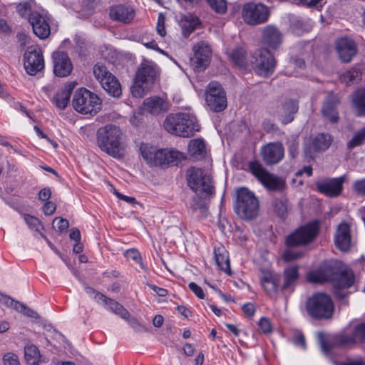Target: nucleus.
Wrapping results in <instances>:
<instances>
[{
    "label": "nucleus",
    "mask_w": 365,
    "mask_h": 365,
    "mask_svg": "<svg viewBox=\"0 0 365 365\" xmlns=\"http://www.w3.org/2000/svg\"><path fill=\"white\" fill-rule=\"evenodd\" d=\"M361 73L358 69H351L345 72L341 76V81L346 84L355 83L361 80Z\"/></svg>",
    "instance_id": "45"
},
{
    "label": "nucleus",
    "mask_w": 365,
    "mask_h": 365,
    "mask_svg": "<svg viewBox=\"0 0 365 365\" xmlns=\"http://www.w3.org/2000/svg\"><path fill=\"white\" fill-rule=\"evenodd\" d=\"M101 104L98 96L85 88L78 89L72 101L74 110L82 114L96 113L101 109Z\"/></svg>",
    "instance_id": "6"
},
{
    "label": "nucleus",
    "mask_w": 365,
    "mask_h": 365,
    "mask_svg": "<svg viewBox=\"0 0 365 365\" xmlns=\"http://www.w3.org/2000/svg\"><path fill=\"white\" fill-rule=\"evenodd\" d=\"M210 7L217 13L224 14L227 11V4L225 0H206Z\"/></svg>",
    "instance_id": "47"
},
{
    "label": "nucleus",
    "mask_w": 365,
    "mask_h": 365,
    "mask_svg": "<svg viewBox=\"0 0 365 365\" xmlns=\"http://www.w3.org/2000/svg\"><path fill=\"white\" fill-rule=\"evenodd\" d=\"M149 88L145 87H141L140 86H138L135 83V81L134 82V86L131 88V92L133 96L136 98H140L143 96L145 91L149 90Z\"/></svg>",
    "instance_id": "60"
},
{
    "label": "nucleus",
    "mask_w": 365,
    "mask_h": 365,
    "mask_svg": "<svg viewBox=\"0 0 365 365\" xmlns=\"http://www.w3.org/2000/svg\"><path fill=\"white\" fill-rule=\"evenodd\" d=\"M269 16V9L262 3L248 2L242 6V18L248 25L262 24L267 21Z\"/></svg>",
    "instance_id": "10"
},
{
    "label": "nucleus",
    "mask_w": 365,
    "mask_h": 365,
    "mask_svg": "<svg viewBox=\"0 0 365 365\" xmlns=\"http://www.w3.org/2000/svg\"><path fill=\"white\" fill-rule=\"evenodd\" d=\"M135 11L133 8L124 5H117L110 10V18L125 24L130 23L134 18Z\"/></svg>",
    "instance_id": "30"
},
{
    "label": "nucleus",
    "mask_w": 365,
    "mask_h": 365,
    "mask_svg": "<svg viewBox=\"0 0 365 365\" xmlns=\"http://www.w3.org/2000/svg\"><path fill=\"white\" fill-rule=\"evenodd\" d=\"M93 73L103 88L111 96L118 98L122 93L121 86L118 80L110 73L106 66L96 65Z\"/></svg>",
    "instance_id": "12"
},
{
    "label": "nucleus",
    "mask_w": 365,
    "mask_h": 365,
    "mask_svg": "<svg viewBox=\"0 0 365 365\" xmlns=\"http://www.w3.org/2000/svg\"><path fill=\"white\" fill-rule=\"evenodd\" d=\"M102 304L107 307L108 310L120 316L121 318L124 319H128L129 318V312L123 307V305L115 300L106 297V299H103Z\"/></svg>",
    "instance_id": "40"
},
{
    "label": "nucleus",
    "mask_w": 365,
    "mask_h": 365,
    "mask_svg": "<svg viewBox=\"0 0 365 365\" xmlns=\"http://www.w3.org/2000/svg\"><path fill=\"white\" fill-rule=\"evenodd\" d=\"M145 110L153 115L165 113L169 110L170 104L167 98L158 96L147 98L143 102Z\"/></svg>",
    "instance_id": "25"
},
{
    "label": "nucleus",
    "mask_w": 365,
    "mask_h": 365,
    "mask_svg": "<svg viewBox=\"0 0 365 365\" xmlns=\"http://www.w3.org/2000/svg\"><path fill=\"white\" fill-rule=\"evenodd\" d=\"M182 116L180 115V112L168 115L164 120L163 126L171 134L189 138L191 130L189 126L182 127L183 119H185Z\"/></svg>",
    "instance_id": "16"
},
{
    "label": "nucleus",
    "mask_w": 365,
    "mask_h": 365,
    "mask_svg": "<svg viewBox=\"0 0 365 365\" xmlns=\"http://www.w3.org/2000/svg\"><path fill=\"white\" fill-rule=\"evenodd\" d=\"M53 227L58 232H63L68 229L69 222L66 219L56 217L53 221Z\"/></svg>",
    "instance_id": "51"
},
{
    "label": "nucleus",
    "mask_w": 365,
    "mask_h": 365,
    "mask_svg": "<svg viewBox=\"0 0 365 365\" xmlns=\"http://www.w3.org/2000/svg\"><path fill=\"white\" fill-rule=\"evenodd\" d=\"M365 140V128L358 131L348 143L347 148L349 150L361 145Z\"/></svg>",
    "instance_id": "46"
},
{
    "label": "nucleus",
    "mask_w": 365,
    "mask_h": 365,
    "mask_svg": "<svg viewBox=\"0 0 365 365\" xmlns=\"http://www.w3.org/2000/svg\"><path fill=\"white\" fill-rule=\"evenodd\" d=\"M24 219L30 228L38 230L41 223L37 217L30 215L29 214H25L24 215Z\"/></svg>",
    "instance_id": "56"
},
{
    "label": "nucleus",
    "mask_w": 365,
    "mask_h": 365,
    "mask_svg": "<svg viewBox=\"0 0 365 365\" xmlns=\"http://www.w3.org/2000/svg\"><path fill=\"white\" fill-rule=\"evenodd\" d=\"M353 330L356 342L365 343V322L356 325Z\"/></svg>",
    "instance_id": "50"
},
{
    "label": "nucleus",
    "mask_w": 365,
    "mask_h": 365,
    "mask_svg": "<svg viewBox=\"0 0 365 365\" xmlns=\"http://www.w3.org/2000/svg\"><path fill=\"white\" fill-rule=\"evenodd\" d=\"M56 206L54 202L47 201L43 206V211L46 215H51L54 213Z\"/></svg>",
    "instance_id": "61"
},
{
    "label": "nucleus",
    "mask_w": 365,
    "mask_h": 365,
    "mask_svg": "<svg viewBox=\"0 0 365 365\" xmlns=\"http://www.w3.org/2000/svg\"><path fill=\"white\" fill-rule=\"evenodd\" d=\"M249 170L255 178L267 190L272 191L282 190L285 181L282 178L270 173L257 161L249 163Z\"/></svg>",
    "instance_id": "8"
},
{
    "label": "nucleus",
    "mask_w": 365,
    "mask_h": 365,
    "mask_svg": "<svg viewBox=\"0 0 365 365\" xmlns=\"http://www.w3.org/2000/svg\"><path fill=\"white\" fill-rule=\"evenodd\" d=\"M125 256L128 259H132L135 262L140 264V267H143L141 262V256L140 252L135 249L128 250L125 252Z\"/></svg>",
    "instance_id": "57"
},
{
    "label": "nucleus",
    "mask_w": 365,
    "mask_h": 365,
    "mask_svg": "<svg viewBox=\"0 0 365 365\" xmlns=\"http://www.w3.org/2000/svg\"><path fill=\"white\" fill-rule=\"evenodd\" d=\"M331 142V138L329 134L320 133L313 138L312 148L309 149L305 148L304 152L311 157L310 149H312L314 152L324 151L329 148Z\"/></svg>",
    "instance_id": "35"
},
{
    "label": "nucleus",
    "mask_w": 365,
    "mask_h": 365,
    "mask_svg": "<svg viewBox=\"0 0 365 365\" xmlns=\"http://www.w3.org/2000/svg\"><path fill=\"white\" fill-rule=\"evenodd\" d=\"M162 153L165 154L162 157V166L178 165L184 158L182 153L174 149H162Z\"/></svg>",
    "instance_id": "41"
},
{
    "label": "nucleus",
    "mask_w": 365,
    "mask_h": 365,
    "mask_svg": "<svg viewBox=\"0 0 365 365\" xmlns=\"http://www.w3.org/2000/svg\"><path fill=\"white\" fill-rule=\"evenodd\" d=\"M0 302L8 307H11L16 312L21 313L25 309V304L14 300L11 297L0 292Z\"/></svg>",
    "instance_id": "43"
},
{
    "label": "nucleus",
    "mask_w": 365,
    "mask_h": 365,
    "mask_svg": "<svg viewBox=\"0 0 365 365\" xmlns=\"http://www.w3.org/2000/svg\"><path fill=\"white\" fill-rule=\"evenodd\" d=\"M352 108L356 116H365V88H359L351 95Z\"/></svg>",
    "instance_id": "36"
},
{
    "label": "nucleus",
    "mask_w": 365,
    "mask_h": 365,
    "mask_svg": "<svg viewBox=\"0 0 365 365\" xmlns=\"http://www.w3.org/2000/svg\"><path fill=\"white\" fill-rule=\"evenodd\" d=\"M334 243L343 252L348 251L354 245L351 227L348 223L343 222L338 225L334 235Z\"/></svg>",
    "instance_id": "19"
},
{
    "label": "nucleus",
    "mask_w": 365,
    "mask_h": 365,
    "mask_svg": "<svg viewBox=\"0 0 365 365\" xmlns=\"http://www.w3.org/2000/svg\"><path fill=\"white\" fill-rule=\"evenodd\" d=\"M258 326L264 334H269L272 331V323L267 317H262L258 322Z\"/></svg>",
    "instance_id": "55"
},
{
    "label": "nucleus",
    "mask_w": 365,
    "mask_h": 365,
    "mask_svg": "<svg viewBox=\"0 0 365 365\" xmlns=\"http://www.w3.org/2000/svg\"><path fill=\"white\" fill-rule=\"evenodd\" d=\"M140 150L142 157L150 166H162V157L165 155L162 153V149L157 150L148 143H142Z\"/></svg>",
    "instance_id": "26"
},
{
    "label": "nucleus",
    "mask_w": 365,
    "mask_h": 365,
    "mask_svg": "<svg viewBox=\"0 0 365 365\" xmlns=\"http://www.w3.org/2000/svg\"><path fill=\"white\" fill-rule=\"evenodd\" d=\"M352 191L358 196H365V178L353 182Z\"/></svg>",
    "instance_id": "48"
},
{
    "label": "nucleus",
    "mask_w": 365,
    "mask_h": 365,
    "mask_svg": "<svg viewBox=\"0 0 365 365\" xmlns=\"http://www.w3.org/2000/svg\"><path fill=\"white\" fill-rule=\"evenodd\" d=\"M294 344L297 346H302L304 349H306V342H305V338L304 336L300 333H296L294 339H293Z\"/></svg>",
    "instance_id": "63"
},
{
    "label": "nucleus",
    "mask_w": 365,
    "mask_h": 365,
    "mask_svg": "<svg viewBox=\"0 0 365 365\" xmlns=\"http://www.w3.org/2000/svg\"><path fill=\"white\" fill-rule=\"evenodd\" d=\"M298 110V104L292 100L286 101L278 110L279 120L283 124L291 123L294 120V115Z\"/></svg>",
    "instance_id": "32"
},
{
    "label": "nucleus",
    "mask_w": 365,
    "mask_h": 365,
    "mask_svg": "<svg viewBox=\"0 0 365 365\" xmlns=\"http://www.w3.org/2000/svg\"><path fill=\"white\" fill-rule=\"evenodd\" d=\"M24 64L27 73L34 76L44 68V59L39 48H29L24 55Z\"/></svg>",
    "instance_id": "15"
},
{
    "label": "nucleus",
    "mask_w": 365,
    "mask_h": 365,
    "mask_svg": "<svg viewBox=\"0 0 365 365\" xmlns=\"http://www.w3.org/2000/svg\"><path fill=\"white\" fill-rule=\"evenodd\" d=\"M205 102L210 109L214 112H221L227 108L226 93L220 83L211 81L207 85Z\"/></svg>",
    "instance_id": "11"
},
{
    "label": "nucleus",
    "mask_w": 365,
    "mask_h": 365,
    "mask_svg": "<svg viewBox=\"0 0 365 365\" xmlns=\"http://www.w3.org/2000/svg\"><path fill=\"white\" fill-rule=\"evenodd\" d=\"M51 196V190L49 187L41 189L38 195V198L41 201H47Z\"/></svg>",
    "instance_id": "64"
},
{
    "label": "nucleus",
    "mask_w": 365,
    "mask_h": 365,
    "mask_svg": "<svg viewBox=\"0 0 365 365\" xmlns=\"http://www.w3.org/2000/svg\"><path fill=\"white\" fill-rule=\"evenodd\" d=\"M76 86V83L70 82L63 86L55 94L52 98V102L59 109L63 110L66 108L69 101L71 93Z\"/></svg>",
    "instance_id": "29"
},
{
    "label": "nucleus",
    "mask_w": 365,
    "mask_h": 365,
    "mask_svg": "<svg viewBox=\"0 0 365 365\" xmlns=\"http://www.w3.org/2000/svg\"><path fill=\"white\" fill-rule=\"evenodd\" d=\"M156 30L160 36L163 37L165 36L166 31L165 28V17L162 14H160L158 16Z\"/></svg>",
    "instance_id": "58"
},
{
    "label": "nucleus",
    "mask_w": 365,
    "mask_h": 365,
    "mask_svg": "<svg viewBox=\"0 0 365 365\" xmlns=\"http://www.w3.org/2000/svg\"><path fill=\"white\" fill-rule=\"evenodd\" d=\"M122 131L118 126L108 124L100 128L97 132V140L99 148L114 158H123L125 154V148L121 142Z\"/></svg>",
    "instance_id": "2"
},
{
    "label": "nucleus",
    "mask_w": 365,
    "mask_h": 365,
    "mask_svg": "<svg viewBox=\"0 0 365 365\" xmlns=\"http://www.w3.org/2000/svg\"><path fill=\"white\" fill-rule=\"evenodd\" d=\"M187 184L196 194L208 197L214 194V186L210 175L202 168H191L187 171Z\"/></svg>",
    "instance_id": "5"
},
{
    "label": "nucleus",
    "mask_w": 365,
    "mask_h": 365,
    "mask_svg": "<svg viewBox=\"0 0 365 365\" xmlns=\"http://www.w3.org/2000/svg\"><path fill=\"white\" fill-rule=\"evenodd\" d=\"M336 50L341 61L347 63L356 54L357 46L351 38L341 37L336 41Z\"/></svg>",
    "instance_id": "20"
},
{
    "label": "nucleus",
    "mask_w": 365,
    "mask_h": 365,
    "mask_svg": "<svg viewBox=\"0 0 365 365\" xmlns=\"http://www.w3.org/2000/svg\"><path fill=\"white\" fill-rule=\"evenodd\" d=\"M303 255L302 251L288 249L284 252L282 257L285 262H292L300 259Z\"/></svg>",
    "instance_id": "49"
},
{
    "label": "nucleus",
    "mask_w": 365,
    "mask_h": 365,
    "mask_svg": "<svg viewBox=\"0 0 365 365\" xmlns=\"http://www.w3.org/2000/svg\"><path fill=\"white\" fill-rule=\"evenodd\" d=\"M262 42L272 48H277L282 42V34L277 27L268 25L263 29Z\"/></svg>",
    "instance_id": "28"
},
{
    "label": "nucleus",
    "mask_w": 365,
    "mask_h": 365,
    "mask_svg": "<svg viewBox=\"0 0 365 365\" xmlns=\"http://www.w3.org/2000/svg\"><path fill=\"white\" fill-rule=\"evenodd\" d=\"M24 357L30 365H39L40 363L44 362L38 349L34 344H28L25 346Z\"/></svg>",
    "instance_id": "39"
},
{
    "label": "nucleus",
    "mask_w": 365,
    "mask_h": 365,
    "mask_svg": "<svg viewBox=\"0 0 365 365\" xmlns=\"http://www.w3.org/2000/svg\"><path fill=\"white\" fill-rule=\"evenodd\" d=\"M284 148L280 143H269L261 149V155L267 165H274L281 161L284 157Z\"/></svg>",
    "instance_id": "22"
},
{
    "label": "nucleus",
    "mask_w": 365,
    "mask_h": 365,
    "mask_svg": "<svg viewBox=\"0 0 365 365\" xmlns=\"http://www.w3.org/2000/svg\"><path fill=\"white\" fill-rule=\"evenodd\" d=\"M339 103V98L334 93H329L324 102L322 113L331 123H336L339 119L336 110Z\"/></svg>",
    "instance_id": "27"
},
{
    "label": "nucleus",
    "mask_w": 365,
    "mask_h": 365,
    "mask_svg": "<svg viewBox=\"0 0 365 365\" xmlns=\"http://www.w3.org/2000/svg\"><path fill=\"white\" fill-rule=\"evenodd\" d=\"M4 365H21L16 354L9 352L3 356Z\"/></svg>",
    "instance_id": "52"
},
{
    "label": "nucleus",
    "mask_w": 365,
    "mask_h": 365,
    "mask_svg": "<svg viewBox=\"0 0 365 365\" xmlns=\"http://www.w3.org/2000/svg\"><path fill=\"white\" fill-rule=\"evenodd\" d=\"M259 208V200L253 192L246 187L237 190L235 210L240 217L252 220L258 215Z\"/></svg>",
    "instance_id": "4"
},
{
    "label": "nucleus",
    "mask_w": 365,
    "mask_h": 365,
    "mask_svg": "<svg viewBox=\"0 0 365 365\" xmlns=\"http://www.w3.org/2000/svg\"><path fill=\"white\" fill-rule=\"evenodd\" d=\"M307 280L312 283H324L331 282L336 295L344 297L341 290L349 288L354 282V275L351 271L344 270L334 272L330 266H322L317 270L310 272L307 275Z\"/></svg>",
    "instance_id": "1"
},
{
    "label": "nucleus",
    "mask_w": 365,
    "mask_h": 365,
    "mask_svg": "<svg viewBox=\"0 0 365 365\" xmlns=\"http://www.w3.org/2000/svg\"><path fill=\"white\" fill-rule=\"evenodd\" d=\"M188 152L195 160H199L204 158L206 155L205 142L201 139L190 140L188 145Z\"/></svg>",
    "instance_id": "38"
},
{
    "label": "nucleus",
    "mask_w": 365,
    "mask_h": 365,
    "mask_svg": "<svg viewBox=\"0 0 365 365\" xmlns=\"http://www.w3.org/2000/svg\"><path fill=\"white\" fill-rule=\"evenodd\" d=\"M85 291L97 303H102V302L103 301V299H106V295L103 294L102 293L95 290L94 289L90 287H86Z\"/></svg>",
    "instance_id": "53"
},
{
    "label": "nucleus",
    "mask_w": 365,
    "mask_h": 365,
    "mask_svg": "<svg viewBox=\"0 0 365 365\" xmlns=\"http://www.w3.org/2000/svg\"><path fill=\"white\" fill-rule=\"evenodd\" d=\"M29 21L32 26L34 33L40 38H46L50 35V26L43 15L38 12H32L29 16Z\"/></svg>",
    "instance_id": "23"
},
{
    "label": "nucleus",
    "mask_w": 365,
    "mask_h": 365,
    "mask_svg": "<svg viewBox=\"0 0 365 365\" xmlns=\"http://www.w3.org/2000/svg\"><path fill=\"white\" fill-rule=\"evenodd\" d=\"M192 56L190 63L195 71L205 70L210 65L212 57V49L208 43L200 41L192 46Z\"/></svg>",
    "instance_id": "13"
},
{
    "label": "nucleus",
    "mask_w": 365,
    "mask_h": 365,
    "mask_svg": "<svg viewBox=\"0 0 365 365\" xmlns=\"http://www.w3.org/2000/svg\"><path fill=\"white\" fill-rule=\"evenodd\" d=\"M85 291L97 303H102V302L103 301V299H106V295L103 294L102 293L95 290L94 289L90 287H86Z\"/></svg>",
    "instance_id": "54"
},
{
    "label": "nucleus",
    "mask_w": 365,
    "mask_h": 365,
    "mask_svg": "<svg viewBox=\"0 0 365 365\" xmlns=\"http://www.w3.org/2000/svg\"><path fill=\"white\" fill-rule=\"evenodd\" d=\"M319 342L322 352L326 355L329 354L334 348H346L357 343L354 330L350 333L345 331L335 336L330 343L326 341L323 334L320 333Z\"/></svg>",
    "instance_id": "14"
},
{
    "label": "nucleus",
    "mask_w": 365,
    "mask_h": 365,
    "mask_svg": "<svg viewBox=\"0 0 365 365\" xmlns=\"http://www.w3.org/2000/svg\"><path fill=\"white\" fill-rule=\"evenodd\" d=\"M189 289L200 299H204L205 295L202 289L198 286L195 282H190L188 284Z\"/></svg>",
    "instance_id": "59"
},
{
    "label": "nucleus",
    "mask_w": 365,
    "mask_h": 365,
    "mask_svg": "<svg viewBox=\"0 0 365 365\" xmlns=\"http://www.w3.org/2000/svg\"><path fill=\"white\" fill-rule=\"evenodd\" d=\"M345 175L339 178H329L316 182L317 190L327 196L334 197L339 196L343 190V184L346 181Z\"/></svg>",
    "instance_id": "17"
},
{
    "label": "nucleus",
    "mask_w": 365,
    "mask_h": 365,
    "mask_svg": "<svg viewBox=\"0 0 365 365\" xmlns=\"http://www.w3.org/2000/svg\"><path fill=\"white\" fill-rule=\"evenodd\" d=\"M128 323L130 326L136 331L142 332L145 331V327L140 323L135 318L129 319Z\"/></svg>",
    "instance_id": "62"
},
{
    "label": "nucleus",
    "mask_w": 365,
    "mask_h": 365,
    "mask_svg": "<svg viewBox=\"0 0 365 365\" xmlns=\"http://www.w3.org/2000/svg\"><path fill=\"white\" fill-rule=\"evenodd\" d=\"M287 200L283 199H274L272 202L275 213L282 219H285L288 212Z\"/></svg>",
    "instance_id": "44"
},
{
    "label": "nucleus",
    "mask_w": 365,
    "mask_h": 365,
    "mask_svg": "<svg viewBox=\"0 0 365 365\" xmlns=\"http://www.w3.org/2000/svg\"><path fill=\"white\" fill-rule=\"evenodd\" d=\"M200 23L199 19L194 14H187L183 15L180 20V26L183 36L187 37L194 31Z\"/></svg>",
    "instance_id": "37"
},
{
    "label": "nucleus",
    "mask_w": 365,
    "mask_h": 365,
    "mask_svg": "<svg viewBox=\"0 0 365 365\" xmlns=\"http://www.w3.org/2000/svg\"><path fill=\"white\" fill-rule=\"evenodd\" d=\"M319 231L317 222H311L299 227L286 237L285 243L289 247L304 246L312 242Z\"/></svg>",
    "instance_id": "9"
},
{
    "label": "nucleus",
    "mask_w": 365,
    "mask_h": 365,
    "mask_svg": "<svg viewBox=\"0 0 365 365\" xmlns=\"http://www.w3.org/2000/svg\"><path fill=\"white\" fill-rule=\"evenodd\" d=\"M305 309L312 319L327 320L332 318L334 305L328 294L317 292L307 299Z\"/></svg>",
    "instance_id": "3"
},
{
    "label": "nucleus",
    "mask_w": 365,
    "mask_h": 365,
    "mask_svg": "<svg viewBox=\"0 0 365 365\" xmlns=\"http://www.w3.org/2000/svg\"><path fill=\"white\" fill-rule=\"evenodd\" d=\"M53 73L56 76L66 77L72 71L73 65L67 53L56 51L52 55Z\"/></svg>",
    "instance_id": "21"
},
{
    "label": "nucleus",
    "mask_w": 365,
    "mask_h": 365,
    "mask_svg": "<svg viewBox=\"0 0 365 365\" xmlns=\"http://www.w3.org/2000/svg\"><path fill=\"white\" fill-rule=\"evenodd\" d=\"M259 277L261 285L268 294H275L279 289H281L279 286L280 277L277 273L269 270L261 269Z\"/></svg>",
    "instance_id": "24"
},
{
    "label": "nucleus",
    "mask_w": 365,
    "mask_h": 365,
    "mask_svg": "<svg viewBox=\"0 0 365 365\" xmlns=\"http://www.w3.org/2000/svg\"><path fill=\"white\" fill-rule=\"evenodd\" d=\"M180 115H183L182 126H189L191 130L190 136H192L196 132L200 131V125L198 123L197 118L194 113L190 110L187 112H180Z\"/></svg>",
    "instance_id": "42"
},
{
    "label": "nucleus",
    "mask_w": 365,
    "mask_h": 365,
    "mask_svg": "<svg viewBox=\"0 0 365 365\" xmlns=\"http://www.w3.org/2000/svg\"><path fill=\"white\" fill-rule=\"evenodd\" d=\"M214 257L215 263L220 269L224 272L230 274L231 269L228 252L225 247L220 245L214 248Z\"/></svg>",
    "instance_id": "34"
},
{
    "label": "nucleus",
    "mask_w": 365,
    "mask_h": 365,
    "mask_svg": "<svg viewBox=\"0 0 365 365\" xmlns=\"http://www.w3.org/2000/svg\"><path fill=\"white\" fill-rule=\"evenodd\" d=\"M276 61L267 48H260L251 54L250 68H252L258 76L268 77L275 69Z\"/></svg>",
    "instance_id": "7"
},
{
    "label": "nucleus",
    "mask_w": 365,
    "mask_h": 365,
    "mask_svg": "<svg viewBox=\"0 0 365 365\" xmlns=\"http://www.w3.org/2000/svg\"><path fill=\"white\" fill-rule=\"evenodd\" d=\"M158 76V72L156 66L142 63L135 74V83L141 87L150 88L155 82Z\"/></svg>",
    "instance_id": "18"
},
{
    "label": "nucleus",
    "mask_w": 365,
    "mask_h": 365,
    "mask_svg": "<svg viewBox=\"0 0 365 365\" xmlns=\"http://www.w3.org/2000/svg\"><path fill=\"white\" fill-rule=\"evenodd\" d=\"M229 57L235 66L240 68L250 69L251 55L247 56V51L244 47L238 46L235 48L230 53Z\"/></svg>",
    "instance_id": "33"
},
{
    "label": "nucleus",
    "mask_w": 365,
    "mask_h": 365,
    "mask_svg": "<svg viewBox=\"0 0 365 365\" xmlns=\"http://www.w3.org/2000/svg\"><path fill=\"white\" fill-rule=\"evenodd\" d=\"M284 282L281 286V290L292 292L297 285L299 278V266H290L284 269L283 272Z\"/></svg>",
    "instance_id": "31"
}]
</instances>
